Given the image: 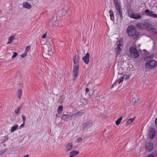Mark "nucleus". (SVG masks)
Listing matches in <instances>:
<instances>
[{
	"instance_id": "obj_1",
	"label": "nucleus",
	"mask_w": 157,
	"mask_h": 157,
	"mask_svg": "<svg viewBox=\"0 0 157 157\" xmlns=\"http://www.w3.org/2000/svg\"><path fill=\"white\" fill-rule=\"evenodd\" d=\"M113 2L117 13L120 15L121 19H122L123 17L122 9L120 1L119 0H113Z\"/></svg>"
},
{
	"instance_id": "obj_2",
	"label": "nucleus",
	"mask_w": 157,
	"mask_h": 157,
	"mask_svg": "<svg viewBox=\"0 0 157 157\" xmlns=\"http://www.w3.org/2000/svg\"><path fill=\"white\" fill-rule=\"evenodd\" d=\"M93 126V121L92 120H87L84 121L81 126L80 129L82 130H85L86 128H89Z\"/></svg>"
},
{
	"instance_id": "obj_3",
	"label": "nucleus",
	"mask_w": 157,
	"mask_h": 157,
	"mask_svg": "<svg viewBox=\"0 0 157 157\" xmlns=\"http://www.w3.org/2000/svg\"><path fill=\"white\" fill-rule=\"evenodd\" d=\"M129 52L131 58L134 59L138 58L140 55L138 51L133 47H131L129 49Z\"/></svg>"
},
{
	"instance_id": "obj_4",
	"label": "nucleus",
	"mask_w": 157,
	"mask_h": 157,
	"mask_svg": "<svg viewBox=\"0 0 157 157\" xmlns=\"http://www.w3.org/2000/svg\"><path fill=\"white\" fill-rule=\"evenodd\" d=\"M128 75H124L123 76L120 77H118V76L117 79L116 80V81L112 85L111 88H113L114 86H116L118 83H120L124 80L125 81H126Z\"/></svg>"
},
{
	"instance_id": "obj_5",
	"label": "nucleus",
	"mask_w": 157,
	"mask_h": 157,
	"mask_svg": "<svg viewBox=\"0 0 157 157\" xmlns=\"http://www.w3.org/2000/svg\"><path fill=\"white\" fill-rule=\"evenodd\" d=\"M157 65V62L155 60L151 59L148 61L145 64L146 67L148 69L154 68Z\"/></svg>"
},
{
	"instance_id": "obj_6",
	"label": "nucleus",
	"mask_w": 157,
	"mask_h": 157,
	"mask_svg": "<svg viewBox=\"0 0 157 157\" xmlns=\"http://www.w3.org/2000/svg\"><path fill=\"white\" fill-rule=\"evenodd\" d=\"M73 67V80H75L78 75L79 66L78 64H77L74 65Z\"/></svg>"
},
{
	"instance_id": "obj_7",
	"label": "nucleus",
	"mask_w": 157,
	"mask_h": 157,
	"mask_svg": "<svg viewBox=\"0 0 157 157\" xmlns=\"http://www.w3.org/2000/svg\"><path fill=\"white\" fill-rule=\"evenodd\" d=\"M137 30L135 27L133 26L130 28V26H128V36H134L137 35Z\"/></svg>"
},
{
	"instance_id": "obj_8",
	"label": "nucleus",
	"mask_w": 157,
	"mask_h": 157,
	"mask_svg": "<svg viewBox=\"0 0 157 157\" xmlns=\"http://www.w3.org/2000/svg\"><path fill=\"white\" fill-rule=\"evenodd\" d=\"M144 12L145 15L147 16L157 18V14H155L154 12L152 10L147 9L145 10Z\"/></svg>"
},
{
	"instance_id": "obj_9",
	"label": "nucleus",
	"mask_w": 157,
	"mask_h": 157,
	"mask_svg": "<svg viewBox=\"0 0 157 157\" xmlns=\"http://www.w3.org/2000/svg\"><path fill=\"white\" fill-rule=\"evenodd\" d=\"M117 45L116 48H115V51L117 55L120 52L123 48V42L121 41H117Z\"/></svg>"
},
{
	"instance_id": "obj_10",
	"label": "nucleus",
	"mask_w": 157,
	"mask_h": 157,
	"mask_svg": "<svg viewBox=\"0 0 157 157\" xmlns=\"http://www.w3.org/2000/svg\"><path fill=\"white\" fill-rule=\"evenodd\" d=\"M146 149L149 152L152 151L153 149V144L152 143L148 142L146 144Z\"/></svg>"
},
{
	"instance_id": "obj_11",
	"label": "nucleus",
	"mask_w": 157,
	"mask_h": 157,
	"mask_svg": "<svg viewBox=\"0 0 157 157\" xmlns=\"http://www.w3.org/2000/svg\"><path fill=\"white\" fill-rule=\"evenodd\" d=\"M73 114L71 115L63 114L62 117V119L64 121H67L72 118Z\"/></svg>"
},
{
	"instance_id": "obj_12",
	"label": "nucleus",
	"mask_w": 157,
	"mask_h": 157,
	"mask_svg": "<svg viewBox=\"0 0 157 157\" xmlns=\"http://www.w3.org/2000/svg\"><path fill=\"white\" fill-rule=\"evenodd\" d=\"M90 54L88 53H86L85 56L83 57L82 60L84 63L86 65L88 64L90 62Z\"/></svg>"
},
{
	"instance_id": "obj_13",
	"label": "nucleus",
	"mask_w": 157,
	"mask_h": 157,
	"mask_svg": "<svg viewBox=\"0 0 157 157\" xmlns=\"http://www.w3.org/2000/svg\"><path fill=\"white\" fill-rule=\"evenodd\" d=\"M155 129L153 128L151 129L149 131V133L148 136L149 138L151 139H152L155 135Z\"/></svg>"
},
{
	"instance_id": "obj_14",
	"label": "nucleus",
	"mask_w": 157,
	"mask_h": 157,
	"mask_svg": "<svg viewBox=\"0 0 157 157\" xmlns=\"http://www.w3.org/2000/svg\"><path fill=\"white\" fill-rule=\"evenodd\" d=\"M80 59L79 56L78 55L77 56L75 55L73 59V61L74 63V65L78 64L79 65V61Z\"/></svg>"
},
{
	"instance_id": "obj_15",
	"label": "nucleus",
	"mask_w": 157,
	"mask_h": 157,
	"mask_svg": "<svg viewBox=\"0 0 157 157\" xmlns=\"http://www.w3.org/2000/svg\"><path fill=\"white\" fill-rule=\"evenodd\" d=\"M129 16L131 18L135 19H138L141 18V16L140 14L138 13L135 14H129Z\"/></svg>"
},
{
	"instance_id": "obj_16",
	"label": "nucleus",
	"mask_w": 157,
	"mask_h": 157,
	"mask_svg": "<svg viewBox=\"0 0 157 157\" xmlns=\"http://www.w3.org/2000/svg\"><path fill=\"white\" fill-rule=\"evenodd\" d=\"M73 144L72 143L67 144L65 147V151L68 152L71 151L72 149Z\"/></svg>"
},
{
	"instance_id": "obj_17",
	"label": "nucleus",
	"mask_w": 157,
	"mask_h": 157,
	"mask_svg": "<svg viewBox=\"0 0 157 157\" xmlns=\"http://www.w3.org/2000/svg\"><path fill=\"white\" fill-rule=\"evenodd\" d=\"M79 153V151L76 150H73L70 152L69 157H74Z\"/></svg>"
},
{
	"instance_id": "obj_18",
	"label": "nucleus",
	"mask_w": 157,
	"mask_h": 157,
	"mask_svg": "<svg viewBox=\"0 0 157 157\" xmlns=\"http://www.w3.org/2000/svg\"><path fill=\"white\" fill-rule=\"evenodd\" d=\"M146 28L147 30L148 31H151L153 32L154 31L156 30L155 28L152 27L150 24L147 25L146 26Z\"/></svg>"
},
{
	"instance_id": "obj_19",
	"label": "nucleus",
	"mask_w": 157,
	"mask_h": 157,
	"mask_svg": "<svg viewBox=\"0 0 157 157\" xmlns=\"http://www.w3.org/2000/svg\"><path fill=\"white\" fill-rule=\"evenodd\" d=\"M23 7L26 8L30 9L31 8V5L27 2H23Z\"/></svg>"
},
{
	"instance_id": "obj_20",
	"label": "nucleus",
	"mask_w": 157,
	"mask_h": 157,
	"mask_svg": "<svg viewBox=\"0 0 157 157\" xmlns=\"http://www.w3.org/2000/svg\"><path fill=\"white\" fill-rule=\"evenodd\" d=\"M109 13H110V19L112 21H113L114 20V15L113 11L112 10H110L109 11Z\"/></svg>"
},
{
	"instance_id": "obj_21",
	"label": "nucleus",
	"mask_w": 157,
	"mask_h": 157,
	"mask_svg": "<svg viewBox=\"0 0 157 157\" xmlns=\"http://www.w3.org/2000/svg\"><path fill=\"white\" fill-rule=\"evenodd\" d=\"M15 39L14 36H11L8 38V42L7 43V44H9L12 43L13 40Z\"/></svg>"
},
{
	"instance_id": "obj_22",
	"label": "nucleus",
	"mask_w": 157,
	"mask_h": 157,
	"mask_svg": "<svg viewBox=\"0 0 157 157\" xmlns=\"http://www.w3.org/2000/svg\"><path fill=\"white\" fill-rule=\"evenodd\" d=\"M18 127V125L17 124H15L13 126L11 127L10 130L11 132H13L15 131Z\"/></svg>"
},
{
	"instance_id": "obj_23",
	"label": "nucleus",
	"mask_w": 157,
	"mask_h": 157,
	"mask_svg": "<svg viewBox=\"0 0 157 157\" xmlns=\"http://www.w3.org/2000/svg\"><path fill=\"white\" fill-rule=\"evenodd\" d=\"M63 108V106L62 105H60L58 107L57 110V113L58 114H60L62 113Z\"/></svg>"
},
{
	"instance_id": "obj_24",
	"label": "nucleus",
	"mask_w": 157,
	"mask_h": 157,
	"mask_svg": "<svg viewBox=\"0 0 157 157\" xmlns=\"http://www.w3.org/2000/svg\"><path fill=\"white\" fill-rule=\"evenodd\" d=\"M122 118L123 117H121L116 120L115 123L117 125H118L120 124L122 119Z\"/></svg>"
},
{
	"instance_id": "obj_25",
	"label": "nucleus",
	"mask_w": 157,
	"mask_h": 157,
	"mask_svg": "<svg viewBox=\"0 0 157 157\" xmlns=\"http://www.w3.org/2000/svg\"><path fill=\"white\" fill-rule=\"evenodd\" d=\"M22 90L21 89H19L17 91V94L19 99H21L22 96Z\"/></svg>"
},
{
	"instance_id": "obj_26",
	"label": "nucleus",
	"mask_w": 157,
	"mask_h": 157,
	"mask_svg": "<svg viewBox=\"0 0 157 157\" xmlns=\"http://www.w3.org/2000/svg\"><path fill=\"white\" fill-rule=\"evenodd\" d=\"M21 106L17 107L15 109L14 112L16 114H18L20 111Z\"/></svg>"
},
{
	"instance_id": "obj_27",
	"label": "nucleus",
	"mask_w": 157,
	"mask_h": 157,
	"mask_svg": "<svg viewBox=\"0 0 157 157\" xmlns=\"http://www.w3.org/2000/svg\"><path fill=\"white\" fill-rule=\"evenodd\" d=\"M83 114L82 111H79L75 114V116H81Z\"/></svg>"
},
{
	"instance_id": "obj_28",
	"label": "nucleus",
	"mask_w": 157,
	"mask_h": 157,
	"mask_svg": "<svg viewBox=\"0 0 157 157\" xmlns=\"http://www.w3.org/2000/svg\"><path fill=\"white\" fill-rule=\"evenodd\" d=\"M136 118V117H135L133 118H130L128 119V124H130L131 123H132V122L134 121V120H135V119Z\"/></svg>"
},
{
	"instance_id": "obj_29",
	"label": "nucleus",
	"mask_w": 157,
	"mask_h": 157,
	"mask_svg": "<svg viewBox=\"0 0 157 157\" xmlns=\"http://www.w3.org/2000/svg\"><path fill=\"white\" fill-rule=\"evenodd\" d=\"M136 26L138 28L142 29L144 28V26H142V23H139L137 24Z\"/></svg>"
},
{
	"instance_id": "obj_30",
	"label": "nucleus",
	"mask_w": 157,
	"mask_h": 157,
	"mask_svg": "<svg viewBox=\"0 0 157 157\" xmlns=\"http://www.w3.org/2000/svg\"><path fill=\"white\" fill-rule=\"evenodd\" d=\"M35 76L37 78H39L40 77V71H37L35 74Z\"/></svg>"
},
{
	"instance_id": "obj_31",
	"label": "nucleus",
	"mask_w": 157,
	"mask_h": 157,
	"mask_svg": "<svg viewBox=\"0 0 157 157\" xmlns=\"http://www.w3.org/2000/svg\"><path fill=\"white\" fill-rule=\"evenodd\" d=\"M82 140V139L81 137H79L77 138L76 140L75 141L76 142L79 143L81 142Z\"/></svg>"
},
{
	"instance_id": "obj_32",
	"label": "nucleus",
	"mask_w": 157,
	"mask_h": 157,
	"mask_svg": "<svg viewBox=\"0 0 157 157\" xmlns=\"http://www.w3.org/2000/svg\"><path fill=\"white\" fill-rule=\"evenodd\" d=\"M30 49V46H27L25 49V52H27L29 51Z\"/></svg>"
},
{
	"instance_id": "obj_33",
	"label": "nucleus",
	"mask_w": 157,
	"mask_h": 157,
	"mask_svg": "<svg viewBox=\"0 0 157 157\" xmlns=\"http://www.w3.org/2000/svg\"><path fill=\"white\" fill-rule=\"evenodd\" d=\"M6 152V150L5 149L1 150L0 151V155H3Z\"/></svg>"
},
{
	"instance_id": "obj_34",
	"label": "nucleus",
	"mask_w": 157,
	"mask_h": 157,
	"mask_svg": "<svg viewBox=\"0 0 157 157\" xmlns=\"http://www.w3.org/2000/svg\"><path fill=\"white\" fill-rule=\"evenodd\" d=\"M13 54L12 56V58H15L17 55V54L16 52H13Z\"/></svg>"
},
{
	"instance_id": "obj_35",
	"label": "nucleus",
	"mask_w": 157,
	"mask_h": 157,
	"mask_svg": "<svg viewBox=\"0 0 157 157\" xmlns=\"http://www.w3.org/2000/svg\"><path fill=\"white\" fill-rule=\"evenodd\" d=\"M153 154L152 155H153L154 156H156V157H157V151H154L153 152Z\"/></svg>"
},
{
	"instance_id": "obj_36",
	"label": "nucleus",
	"mask_w": 157,
	"mask_h": 157,
	"mask_svg": "<svg viewBox=\"0 0 157 157\" xmlns=\"http://www.w3.org/2000/svg\"><path fill=\"white\" fill-rule=\"evenodd\" d=\"M47 32H46L42 36V38L43 39L45 38L46 37L47 34Z\"/></svg>"
},
{
	"instance_id": "obj_37",
	"label": "nucleus",
	"mask_w": 157,
	"mask_h": 157,
	"mask_svg": "<svg viewBox=\"0 0 157 157\" xmlns=\"http://www.w3.org/2000/svg\"><path fill=\"white\" fill-rule=\"evenodd\" d=\"M27 56V53L26 52H25V53L21 55V57L22 58H24V57L26 56Z\"/></svg>"
},
{
	"instance_id": "obj_38",
	"label": "nucleus",
	"mask_w": 157,
	"mask_h": 157,
	"mask_svg": "<svg viewBox=\"0 0 157 157\" xmlns=\"http://www.w3.org/2000/svg\"><path fill=\"white\" fill-rule=\"evenodd\" d=\"M22 117L23 119V122L25 123V117L24 115H22Z\"/></svg>"
},
{
	"instance_id": "obj_39",
	"label": "nucleus",
	"mask_w": 157,
	"mask_h": 157,
	"mask_svg": "<svg viewBox=\"0 0 157 157\" xmlns=\"http://www.w3.org/2000/svg\"><path fill=\"white\" fill-rule=\"evenodd\" d=\"M25 123L23 122V123L21 124L20 126H19V127L20 128H23L25 126Z\"/></svg>"
},
{
	"instance_id": "obj_40",
	"label": "nucleus",
	"mask_w": 157,
	"mask_h": 157,
	"mask_svg": "<svg viewBox=\"0 0 157 157\" xmlns=\"http://www.w3.org/2000/svg\"><path fill=\"white\" fill-rule=\"evenodd\" d=\"M89 89L88 88H86V94H87L89 91Z\"/></svg>"
},
{
	"instance_id": "obj_41",
	"label": "nucleus",
	"mask_w": 157,
	"mask_h": 157,
	"mask_svg": "<svg viewBox=\"0 0 157 157\" xmlns=\"http://www.w3.org/2000/svg\"><path fill=\"white\" fill-rule=\"evenodd\" d=\"M9 139V138L8 137H6L5 138V139L4 140V141H7Z\"/></svg>"
},
{
	"instance_id": "obj_42",
	"label": "nucleus",
	"mask_w": 157,
	"mask_h": 157,
	"mask_svg": "<svg viewBox=\"0 0 157 157\" xmlns=\"http://www.w3.org/2000/svg\"><path fill=\"white\" fill-rule=\"evenodd\" d=\"M154 34H157V31H156L155 30L153 32H152Z\"/></svg>"
},
{
	"instance_id": "obj_43",
	"label": "nucleus",
	"mask_w": 157,
	"mask_h": 157,
	"mask_svg": "<svg viewBox=\"0 0 157 157\" xmlns=\"http://www.w3.org/2000/svg\"><path fill=\"white\" fill-rule=\"evenodd\" d=\"M48 54L50 55H52L53 54V53L52 52H50L48 53Z\"/></svg>"
},
{
	"instance_id": "obj_44",
	"label": "nucleus",
	"mask_w": 157,
	"mask_h": 157,
	"mask_svg": "<svg viewBox=\"0 0 157 157\" xmlns=\"http://www.w3.org/2000/svg\"><path fill=\"white\" fill-rule=\"evenodd\" d=\"M155 123L156 125H157V117L155 119Z\"/></svg>"
},
{
	"instance_id": "obj_45",
	"label": "nucleus",
	"mask_w": 157,
	"mask_h": 157,
	"mask_svg": "<svg viewBox=\"0 0 157 157\" xmlns=\"http://www.w3.org/2000/svg\"><path fill=\"white\" fill-rule=\"evenodd\" d=\"M142 26H144V28L145 27V24L144 23H142Z\"/></svg>"
},
{
	"instance_id": "obj_46",
	"label": "nucleus",
	"mask_w": 157,
	"mask_h": 157,
	"mask_svg": "<svg viewBox=\"0 0 157 157\" xmlns=\"http://www.w3.org/2000/svg\"><path fill=\"white\" fill-rule=\"evenodd\" d=\"M55 115H56V117H58V114H56Z\"/></svg>"
},
{
	"instance_id": "obj_47",
	"label": "nucleus",
	"mask_w": 157,
	"mask_h": 157,
	"mask_svg": "<svg viewBox=\"0 0 157 157\" xmlns=\"http://www.w3.org/2000/svg\"><path fill=\"white\" fill-rule=\"evenodd\" d=\"M129 75H128V79H129Z\"/></svg>"
},
{
	"instance_id": "obj_48",
	"label": "nucleus",
	"mask_w": 157,
	"mask_h": 157,
	"mask_svg": "<svg viewBox=\"0 0 157 157\" xmlns=\"http://www.w3.org/2000/svg\"><path fill=\"white\" fill-rule=\"evenodd\" d=\"M126 31L127 32H128V29H126Z\"/></svg>"
},
{
	"instance_id": "obj_49",
	"label": "nucleus",
	"mask_w": 157,
	"mask_h": 157,
	"mask_svg": "<svg viewBox=\"0 0 157 157\" xmlns=\"http://www.w3.org/2000/svg\"><path fill=\"white\" fill-rule=\"evenodd\" d=\"M131 0V2H132V1H133V0Z\"/></svg>"
},
{
	"instance_id": "obj_50",
	"label": "nucleus",
	"mask_w": 157,
	"mask_h": 157,
	"mask_svg": "<svg viewBox=\"0 0 157 157\" xmlns=\"http://www.w3.org/2000/svg\"><path fill=\"white\" fill-rule=\"evenodd\" d=\"M128 123V121L126 123Z\"/></svg>"
},
{
	"instance_id": "obj_51",
	"label": "nucleus",
	"mask_w": 157,
	"mask_h": 157,
	"mask_svg": "<svg viewBox=\"0 0 157 157\" xmlns=\"http://www.w3.org/2000/svg\"><path fill=\"white\" fill-rule=\"evenodd\" d=\"M156 7H157V6H156Z\"/></svg>"
}]
</instances>
